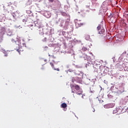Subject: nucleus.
<instances>
[{
  "label": "nucleus",
  "instance_id": "5701e85b",
  "mask_svg": "<svg viewBox=\"0 0 128 128\" xmlns=\"http://www.w3.org/2000/svg\"><path fill=\"white\" fill-rule=\"evenodd\" d=\"M115 112H118V111Z\"/></svg>",
  "mask_w": 128,
  "mask_h": 128
},
{
  "label": "nucleus",
  "instance_id": "f257e3e1",
  "mask_svg": "<svg viewBox=\"0 0 128 128\" xmlns=\"http://www.w3.org/2000/svg\"><path fill=\"white\" fill-rule=\"evenodd\" d=\"M80 22H82L81 20H78V19L74 20V22L76 28H80V26H82L84 24V23Z\"/></svg>",
  "mask_w": 128,
  "mask_h": 128
},
{
  "label": "nucleus",
  "instance_id": "412c9836",
  "mask_svg": "<svg viewBox=\"0 0 128 128\" xmlns=\"http://www.w3.org/2000/svg\"><path fill=\"white\" fill-rule=\"evenodd\" d=\"M82 98H84V96L82 95Z\"/></svg>",
  "mask_w": 128,
  "mask_h": 128
},
{
  "label": "nucleus",
  "instance_id": "6ab92c4d",
  "mask_svg": "<svg viewBox=\"0 0 128 128\" xmlns=\"http://www.w3.org/2000/svg\"><path fill=\"white\" fill-rule=\"evenodd\" d=\"M28 12L32 13V11H30V10H28Z\"/></svg>",
  "mask_w": 128,
  "mask_h": 128
},
{
  "label": "nucleus",
  "instance_id": "0eeeda50",
  "mask_svg": "<svg viewBox=\"0 0 128 128\" xmlns=\"http://www.w3.org/2000/svg\"><path fill=\"white\" fill-rule=\"evenodd\" d=\"M124 92V88H121V89H120L118 91V94H122V92Z\"/></svg>",
  "mask_w": 128,
  "mask_h": 128
},
{
  "label": "nucleus",
  "instance_id": "aec40b11",
  "mask_svg": "<svg viewBox=\"0 0 128 128\" xmlns=\"http://www.w3.org/2000/svg\"><path fill=\"white\" fill-rule=\"evenodd\" d=\"M90 92H91V94H94V92L92 91H90Z\"/></svg>",
  "mask_w": 128,
  "mask_h": 128
},
{
  "label": "nucleus",
  "instance_id": "423d86ee",
  "mask_svg": "<svg viewBox=\"0 0 128 128\" xmlns=\"http://www.w3.org/2000/svg\"><path fill=\"white\" fill-rule=\"evenodd\" d=\"M8 52H10V51L8 50L6 51V50H3V53L5 54V56H8Z\"/></svg>",
  "mask_w": 128,
  "mask_h": 128
},
{
  "label": "nucleus",
  "instance_id": "ddd939ff",
  "mask_svg": "<svg viewBox=\"0 0 128 128\" xmlns=\"http://www.w3.org/2000/svg\"><path fill=\"white\" fill-rule=\"evenodd\" d=\"M4 40V39L2 38V37H0V44H2Z\"/></svg>",
  "mask_w": 128,
  "mask_h": 128
},
{
  "label": "nucleus",
  "instance_id": "39448f33",
  "mask_svg": "<svg viewBox=\"0 0 128 128\" xmlns=\"http://www.w3.org/2000/svg\"><path fill=\"white\" fill-rule=\"evenodd\" d=\"M72 88H74L75 90H79L80 88V86L78 85H72Z\"/></svg>",
  "mask_w": 128,
  "mask_h": 128
},
{
  "label": "nucleus",
  "instance_id": "a211bd4d",
  "mask_svg": "<svg viewBox=\"0 0 128 128\" xmlns=\"http://www.w3.org/2000/svg\"><path fill=\"white\" fill-rule=\"evenodd\" d=\"M72 94H74V90H72Z\"/></svg>",
  "mask_w": 128,
  "mask_h": 128
},
{
  "label": "nucleus",
  "instance_id": "9b49d317",
  "mask_svg": "<svg viewBox=\"0 0 128 128\" xmlns=\"http://www.w3.org/2000/svg\"><path fill=\"white\" fill-rule=\"evenodd\" d=\"M104 108H110V105L109 104H106L105 105H104Z\"/></svg>",
  "mask_w": 128,
  "mask_h": 128
},
{
  "label": "nucleus",
  "instance_id": "9d476101",
  "mask_svg": "<svg viewBox=\"0 0 128 128\" xmlns=\"http://www.w3.org/2000/svg\"><path fill=\"white\" fill-rule=\"evenodd\" d=\"M108 104H109L110 108H114V103Z\"/></svg>",
  "mask_w": 128,
  "mask_h": 128
},
{
  "label": "nucleus",
  "instance_id": "7ed1b4c3",
  "mask_svg": "<svg viewBox=\"0 0 128 128\" xmlns=\"http://www.w3.org/2000/svg\"><path fill=\"white\" fill-rule=\"evenodd\" d=\"M91 64H94V66L96 70H98V68H100V66H100L99 64H96L94 62V60H91Z\"/></svg>",
  "mask_w": 128,
  "mask_h": 128
},
{
  "label": "nucleus",
  "instance_id": "20e7f679",
  "mask_svg": "<svg viewBox=\"0 0 128 128\" xmlns=\"http://www.w3.org/2000/svg\"><path fill=\"white\" fill-rule=\"evenodd\" d=\"M50 64L52 66V68H54V70H57V72H60V68H54V64H52V62H50Z\"/></svg>",
  "mask_w": 128,
  "mask_h": 128
},
{
  "label": "nucleus",
  "instance_id": "6e6552de",
  "mask_svg": "<svg viewBox=\"0 0 128 128\" xmlns=\"http://www.w3.org/2000/svg\"><path fill=\"white\" fill-rule=\"evenodd\" d=\"M66 106H68V105L66 103H63L61 104V108H66Z\"/></svg>",
  "mask_w": 128,
  "mask_h": 128
},
{
  "label": "nucleus",
  "instance_id": "4be33fe9",
  "mask_svg": "<svg viewBox=\"0 0 128 128\" xmlns=\"http://www.w3.org/2000/svg\"><path fill=\"white\" fill-rule=\"evenodd\" d=\"M48 56H50V54H48Z\"/></svg>",
  "mask_w": 128,
  "mask_h": 128
},
{
  "label": "nucleus",
  "instance_id": "1a4fd4ad",
  "mask_svg": "<svg viewBox=\"0 0 128 128\" xmlns=\"http://www.w3.org/2000/svg\"><path fill=\"white\" fill-rule=\"evenodd\" d=\"M20 40L17 39L16 41H14V42L16 44H18V46H20Z\"/></svg>",
  "mask_w": 128,
  "mask_h": 128
},
{
  "label": "nucleus",
  "instance_id": "2eb2a0df",
  "mask_svg": "<svg viewBox=\"0 0 128 128\" xmlns=\"http://www.w3.org/2000/svg\"><path fill=\"white\" fill-rule=\"evenodd\" d=\"M54 0H48L49 2H54Z\"/></svg>",
  "mask_w": 128,
  "mask_h": 128
},
{
  "label": "nucleus",
  "instance_id": "b1692460",
  "mask_svg": "<svg viewBox=\"0 0 128 128\" xmlns=\"http://www.w3.org/2000/svg\"><path fill=\"white\" fill-rule=\"evenodd\" d=\"M40 34H42V32H41Z\"/></svg>",
  "mask_w": 128,
  "mask_h": 128
},
{
  "label": "nucleus",
  "instance_id": "4468645a",
  "mask_svg": "<svg viewBox=\"0 0 128 128\" xmlns=\"http://www.w3.org/2000/svg\"><path fill=\"white\" fill-rule=\"evenodd\" d=\"M90 110H91V112H96V110H94V108H90Z\"/></svg>",
  "mask_w": 128,
  "mask_h": 128
},
{
  "label": "nucleus",
  "instance_id": "f3484780",
  "mask_svg": "<svg viewBox=\"0 0 128 128\" xmlns=\"http://www.w3.org/2000/svg\"><path fill=\"white\" fill-rule=\"evenodd\" d=\"M82 92L81 93H78V92H76V94H82Z\"/></svg>",
  "mask_w": 128,
  "mask_h": 128
},
{
  "label": "nucleus",
  "instance_id": "f8f14e48",
  "mask_svg": "<svg viewBox=\"0 0 128 128\" xmlns=\"http://www.w3.org/2000/svg\"><path fill=\"white\" fill-rule=\"evenodd\" d=\"M88 50V48H85V47H84L82 48V50H83V52H86V50Z\"/></svg>",
  "mask_w": 128,
  "mask_h": 128
},
{
  "label": "nucleus",
  "instance_id": "dca6fc26",
  "mask_svg": "<svg viewBox=\"0 0 128 128\" xmlns=\"http://www.w3.org/2000/svg\"><path fill=\"white\" fill-rule=\"evenodd\" d=\"M16 50H17V52H20V49L19 48Z\"/></svg>",
  "mask_w": 128,
  "mask_h": 128
},
{
  "label": "nucleus",
  "instance_id": "393cba45",
  "mask_svg": "<svg viewBox=\"0 0 128 128\" xmlns=\"http://www.w3.org/2000/svg\"><path fill=\"white\" fill-rule=\"evenodd\" d=\"M45 38V40H46V38Z\"/></svg>",
  "mask_w": 128,
  "mask_h": 128
},
{
  "label": "nucleus",
  "instance_id": "f03ea898",
  "mask_svg": "<svg viewBox=\"0 0 128 128\" xmlns=\"http://www.w3.org/2000/svg\"><path fill=\"white\" fill-rule=\"evenodd\" d=\"M102 24H100L97 27V30H98V34H102V36H104V29L102 28Z\"/></svg>",
  "mask_w": 128,
  "mask_h": 128
},
{
  "label": "nucleus",
  "instance_id": "a878e982",
  "mask_svg": "<svg viewBox=\"0 0 128 128\" xmlns=\"http://www.w3.org/2000/svg\"><path fill=\"white\" fill-rule=\"evenodd\" d=\"M118 118H120V116H118Z\"/></svg>",
  "mask_w": 128,
  "mask_h": 128
}]
</instances>
